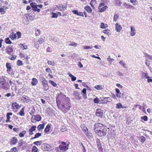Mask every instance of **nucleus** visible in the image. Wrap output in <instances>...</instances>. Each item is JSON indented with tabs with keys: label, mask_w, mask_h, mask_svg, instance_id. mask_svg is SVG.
Returning <instances> with one entry per match:
<instances>
[{
	"label": "nucleus",
	"mask_w": 152,
	"mask_h": 152,
	"mask_svg": "<svg viewBox=\"0 0 152 152\" xmlns=\"http://www.w3.org/2000/svg\"><path fill=\"white\" fill-rule=\"evenodd\" d=\"M107 127L100 123H96L94 125V130L98 136L104 137L106 134Z\"/></svg>",
	"instance_id": "1"
},
{
	"label": "nucleus",
	"mask_w": 152,
	"mask_h": 152,
	"mask_svg": "<svg viewBox=\"0 0 152 152\" xmlns=\"http://www.w3.org/2000/svg\"><path fill=\"white\" fill-rule=\"evenodd\" d=\"M72 105L69 102H68L66 103L63 104L61 105L60 109H61L63 112L66 113L69 110Z\"/></svg>",
	"instance_id": "2"
},
{
	"label": "nucleus",
	"mask_w": 152,
	"mask_h": 152,
	"mask_svg": "<svg viewBox=\"0 0 152 152\" xmlns=\"http://www.w3.org/2000/svg\"><path fill=\"white\" fill-rule=\"evenodd\" d=\"M5 77L3 76L0 77V87L4 89H7L8 83L6 82Z\"/></svg>",
	"instance_id": "3"
},
{
	"label": "nucleus",
	"mask_w": 152,
	"mask_h": 152,
	"mask_svg": "<svg viewBox=\"0 0 152 152\" xmlns=\"http://www.w3.org/2000/svg\"><path fill=\"white\" fill-rule=\"evenodd\" d=\"M41 148L44 151H50L51 150V146L49 144L46 143L42 144Z\"/></svg>",
	"instance_id": "4"
},
{
	"label": "nucleus",
	"mask_w": 152,
	"mask_h": 152,
	"mask_svg": "<svg viewBox=\"0 0 152 152\" xmlns=\"http://www.w3.org/2000/svg\"><path fill=\"white\" fill-rule=\"evenodd\" d=\"M95 114L96 116L102 118L103 115V112L100 109H97L96 110Z\"/></svg>",
	"instance_id": "5"
},
{
	"label": "nucleus",
	"mask_w": 152,
	"mask_h": 152,
	"mask_svg": "<svg viewBox=\"0 0 152 152\" xmlns=\"http://www.w3.org/2000/svg\"><path fill=\"white\" fill-rule=\"evenodd\" d=\"M43 88L45 91H47L49 89V86L48 84V82L46 80H43L42 82Z\"/></svg>",
	"instance_id": "6"
},
{
	"label": "nucleus",
	"mask_w": 152,
	"mask_h": 152,
	"mask_svg": "<svg viewBox=\"0 0 152 152\" xmlns=\"http://www.w3.org/2000/svg\"><path fill=\"white\" fill-rule=\"evenodd\" d=\"M59 149L61 150V151H65L68 149V146L66 145H59Z\"/></svg>",
	"instance_id": "7"
},
{
	"label": "nucleus",
	"mask_w": 152,
	"mask_h": 152,
	"mask_svg": "<svg viewBox=\"0 0 152 152\" xmlns=\"http://www.w3.org/2000/svg\"><path fill=\"white\" fill-rule=\"evenodd\" d=\"M73 95L74 96L75 98L76 99H81V96L77 91H74Z\"/></svg>",
	"instance_id": "8"
},
{
	"label": "nucleus",
	"mask_w": 152,
	"mask_h": 152,
	"mask_svg": "<svg viewBox=\"0 0 152 152\" xmlns=\"http://www.w3.org/2000/svg\"><path fill=\"white\" fill-rule=\"evenodd\" d=\"M115 26L116 31L117 32H120L122 29V27L121 25H118V23H116Z\"/></svg>",
	"instance_id": "9"
},
{
	"label": "nucleus",
	"mask_w": 152,
	"mask_h": 152,
	"mask_svg": "<svg viewBox=\"0 0 152 152\" xmlns=\"http://www.w3.org/2000/svg\"><path fill=\"white\" fill-rule=\"evenodd\" d=\"M135 30L134 27L132 26L131 27L130 35L132 36H134L135 34Z\"/></svg>",
	"instance_id": "10"
},
{
	"label": "nucleus",
	"mask_w": 152,
	"mask_h": 152,
	"mask_svg": "<svg viewBox=\"0 0 152 152\" xmlns=\"http://www.w3.org/2000/svg\"><path fill=\"white\" fill-rule=\"evenodd\" d=\"M7 52L10 55L11 53L13 51V50L11 46H9L7 49Z\"/></svg>",
	"instance_id": "11"
},
{
	"label": "nucleus",
	"mask_w": 152,
	"mask_h": 152,
	"mask_svg": "<svg viewBox=\"0 0 152 152\" xmlns=\"http://www.w3.org/2000/svg\"><path fill=\"white\" fill-rule=\"evenodd\" d=\"M6 67L7 69V72H10L12 70L10 65V63L7 62L6 63Z\"/></svg>",
	"instance_id": "12"
},
{
	"label": "nucleus",
	"mask_w": 152,
	"mask_h": 152,
	"mask_svg": "<svg viewBox=\"0 0 152 152\" xmlns=\"http://www.w3.org/2000/svg\"><path fill=\"white\" fill-rule=\"evenodd\" d=\"M17 141L18 139L15 137H12L11 139V142L12 144L13 145L17 143Z\"/></svg>",
	"instance_id": "13"
},
{
	"label": "nucleus",
	"mask_w": 152,
	"mask_h": 152,
	"mask_svg": "<svg viewBox=\"0 0 152 152\" xmlns=\"http://www.w3.org/2000/svg\"><path fill=\"white\" fill-rule=\"evenodd\" d=\"M138 139L140 140L141 144H143L146 140V138L143 136L139 137Z\"/></svg>",
	"instance_id": "14"
},
{
	"label": "nucleus",
	"mask_w": 152,
	"mask_h": 152,
	"mask_svg": "<svg viewBox=\"0 0 152 152\" xmlns=\"http://www.w3.org/2000/svg\"><path fill=\"white\" fill-rule=\"evenodd\" d=\"M115 91L116 93V96L119 98L121 97V93L120 92L119 89L117 88L115 89Z\"/></svg>",
	"instance_id": "15"
},
{
	"label": "nucleus",
	"mask_w": 152,
	"mask_h": 152,
	"mask_svg": "<svg viewBox=\"0 0 152 152\" xmlns=\"http://www.w3.org/2000/svg\"><path fill=\"white\" fill-rule=\"evenodd\" d=\"M38 82V80L35 78L32 79V81L31 82V84L33 86H34L37 85Z\"/></svg>",
	"instance_id": "16"
},
{
	"label": "nucleus",
	"mask_w": 152,
	"mask_h": 152,
	"mask_svg": "<svg viewBox=\"0 0 152 152\" xmlns=\"http://www.w3.org/2000/svg\"><path fill=\"white\" fill-rule=\"evenodd\" d=\"M84 9L87 11V12L89 13H90L91 12L92 10L91 9V7L87 5L85 7Z\"/></svg>",
	"instance_id": "17"
},
{
	"label": "nucleus",
	"mask_w": 152,
	"mask_h": 152,
	"mask_svg": "<svg viewBox=\"0 0 152 152\" xmlns=\"http://www.w3.org/2000/svg\"><path fill=\"white\" fill-rule=\"evenodd\" d=\"M14 106H15V108L16 109H17L18 108V107L19 106V105L18 104L17 102H15L14 103H13L12 104V109H15V107H14Z\"/></svg>",
	"instance_id": "18"
},
{
	"label": "nucleus",
	"mask_w": 152,
	"mask_h": 152,
	"mask_svg": "<svg viewBox=\"0 0 152 152\" xmlns=\"http://www.w3.org/2000/svg\"><path fill=\"white\" fill-rule=\"evenodd\" d=\"M108 8V7L107 6H105L102 8H99V12H102L106 10V9Z\"/></svg>",
	"instance_id": "19"
},
{
	"label": "nucleus",
	"mask_w": 152,
	"mask_h": 152,
	"mask_svg": "<svg viewBox=\"0 0 152 152\" xmlns=\"http://www.w3.org/2000/svg\"><path fill=\"white\" fill-rule=\"evenodd\" d=\"M68 75L69 76L71 77L72 80L73 81H75L76 79V77H75L73 75H72L70 73H68Z\"/></svg>",
	"instance_id": "20"
},
{
	"label": "nucleus",
	"mask_w": 152,
	"mask_h": 152,
	"mask_svg": "<svg viewBox=\"0 0 152 152\" xmlns=\"http://www.w3.org/2000/svg\"><path fill=\"white\" fill-rule=\"evenodd\" d=\"M50 129V125H49V124H48L44 129L45 132L46 133L48 132L49 131Z\"/></svg>",
	"instance_id": "21"
},
{
	"label": "nucleus",
	"mask_w": 152,
	"mask_h": 152,
	"mask_svg": "<svg viewBox=\"0 0 152 152\" xmlns=\"http://www.w3.org/2000/svg\"><path fill=\"white\" fill-rule=\"evenodd\" d=\"M85 134L86 135L88 136V137L90 138H91L92 137V134L89 131H88V130L87 129V130H86V132L85 133Z\"/></svg>",
	"instance_id": "22"
},
{
	"label": "nucleus",
	"mask_w": 152,
	"mask_h": 152,
	"mask_svg": "<svg viewBox=\"0 0 152 152\" xmlns=\"http://www.w3.org/2000/svg\"><path fill=\"white\" fill-rule=\"evenodd\" d=\"M45 124H40L37 127V129L39 131H40V129H44V127Z\"/></svg>",
	"instance_id": "23"
},
{
	"label": "nucleus",
	"mask_w": 152,
	"mask_h": 152,
	"mask_svg": "<svg viewBox=\"0 0 152 152\" xmlns=\"http://www.w3.org/2000/svg\"><path fill=\"white\" fill-rule=\"evenodd\" d=\"M24 107H23L20 111L19 114L21 116H24L25 115V113L24 112Z\"/></svg>",
	"instance_id": "24"
},
{
	"label": "nucleus",
	"mask_w": 152,
	"mask_h": 152,
	"mask_svg": "<svg viewBox=\"0 0 152 152\" xmlns=\"http://www.w3.org/2000/svg\"><path fill=\"white\" fill-rule=\"evenodd\" d=\"M100 100L101 101V103H107L106 97H102L100 98Z\"/></svg>",
	"instance_id": "25"
},
{
	"label": "nucleus",
	"mask_w": 152,
	"mask_h": 152,
	"mask_svg": "<svg viewBox=\"0 0 152 152\" xmlns=\"http://www.w3.org/2000/svg\"><path fill=\"white\" fill-rule=\"evenodd\" d=\"M103 87L102 85H97L94 87V88L98 90H100L103 88Z\"/></svg>",
	"instance_id": "26"
},
{
	"label": "nucleus",
	"mask_w": 152,
	"mask_h": 152,
	"mask_svg": "<svg viewBox=\"0 0 152 152\" xmlns=\"http://www.w3.org/2000/svg\"><path fill=\"white\" fill-rule=\"evenodd\" d=\"M103 32L107 34L108 36H109L111 34L110 31L107 29H105L103 31Z\"/></svg>",
	"instance_id": "27"
},
{
	"label": "nucleus",
	"mask_w": 152,
	"mask_h": 152,
	"mask_svg": "<svg viewBox=\"0 0 152 152\" xmlns=\"http://www.w3.org/2000/svg\"><path fill=\"white\" fill-rule=\"evenodd\" d=\"M10 37L13 40L15 39L16 37V34H15L14 33H13L12 35H10Z\"/></svg>",
	"instance_id": "28"
},
{
	"label": "nucleus",
	"mask_w": 152,
	"mask_h": 152,
	"mask_svg": "<svg viewBox=\"0 0 152 152\" xmlns=\"http://www.w3.org/2000/svg\"><path fill=\"white\" fill-rule=\"evenodd\" d=\"M116 5L117 6H120L122 3L120 0H114Z\"/></svg>",
	"instance_id": "29"
},
{
	"label": "nucleus",
	"mask_w": 152,
	"mask_h": 152,
	"mask_svg": "<svg viewBox=\"0 0 152 152\" xmlns=\"http://www.w3.org/2000/svg\"><path fill=\"white\" fill-rule=\"evenodd\" d=\"M48 65L52 66H54L56 64L55 62L53 61H48Z\"/></svg>",
	"instance_id": "30"
},
{
	"label": "nucleus",
	"mask_w": 152,
	"mask_h": 152,
	"mask_svg": "<svg viewBox=\"0 0 152 152\" xmlns=\"http://www.w3.org/2000/svg\"><path fill=\"white\" fill-rule=\"evenodd\" d=\"M98 148L100 152H102L103 151V149L102 147V144L101 143L97 145Z\"/></svg>",
	"instance_id": "31"
},
{
	"label": "nucleus",
	"mask_w": 152,
	"mask_h": 152,
	"mask_svg": "<svg viewBox=\"0 0 152 152\" xmlns=\"http://www.w3.org/2000/svg\"><path fill=\"white\" fill-rule=\"evenodd\" d=\"M36 118V121H39L41 120V116L39 115H35Z\"/></svg>",
	"instance_id": "32"
},
{
	"label": "nucleus",
	"mask_w": 152,
	"mask_h": 152,
	"mask_svg": "<svg viewBox=\"0 0 152 152\" xmlns=\"http://www.w3.org/2000/svg\"><path fill=\"white\" fill-rule=\"evenodd\" d=\"M148 74L147 73H145L143 72H142V75L143 77H145L146 78H149L150 77L148 76Z\"/></svg>",
	"instance_id": "33"
},
{
	"label": "nucleus",
	"mask_w": 152,
	"mask_h": 152,
	"mask_svg": "<svg viewBox=\"0 0 152 152\" xmlns=\"http://www.w3.org/2000/svg\"><path fill=\"white\" fill-rule=\"evenodd\" d=\"M49 82L54 87H56L57 86V84L56 83L51 80H50L49 81Z\"/></svg>",
	"instance_id": "34"
},
{
	"label": "nucleus",
	"mask_w": 152,
	"mask_h": 152,
	"mask_svg": "<svg viewBox=\"0 0 152 152\" xmlns=\"http://www.w3.org/2000/svg\"><path fill=\"white\" fill-rule=\"evenodd\" d=\"M32 152H37L38 149L35 146H34L32 148Z\"/></svg>",
	"instance_id": "35"
},
{
	"label": "nucleus",
	"mask_w": 152,
	"mask_h": 152,
	"mask_svg": "<svg viewBox=\"0 0 152 152\" xmlns=\"http://www.w3.org/2000/svg\"><path fill=\"white\" fill-rule=\"evenodd\" d=\"M116 108L120 109L122 107V105L121 103H119L116 104Z\"/></svg>",
	"instance_id": "36"
},
{
	"label": "nucleus",
	"mask_w": 152,
	"mask_h": 152,
	"mask_svg": "<svg viewBox=\"0 0 152 152\" xmlns=\"http://www.w3.org/2000/svg\"><path fill=\"white\" fill-rule=\"evenodd\" d=\"M26 132L25 131H22L19 134V137H23L24 135L26 134Z\"/></svg>",
	"instance_id": "37"
},
{
	"label": "nucleus",
	"mask_w": 152,
	"mask_h": 152,
	"mask_svg": "<svg viewBox=\"0 0 152 152\" xmlns=\"http://www.w3.org/2000/svg\"><path fill=\"white\" fill-rule=\"evenodd\" d=\"M42 143V142L41 141H39L35 142L33 143V144L37 145H41Z\"/></svg>",
	"instance_id": "38"
},
{
	"label": "nucleus",
	"mask_w": 152,
	"mask_h": 152,
	"mask_svg": "<svg viewBox=\"0 0 152 152\" xmlns=\"http://www.w3.org/2000/svg\"><path fill=\"white\" fill-rule=\"evenodd\" d=\"M5 42L7 44H11L12 43L11 42L9 38L7 37L5 39Z\"/></svg>",
	"instance_id": "39"
},
{
	"label": "nucleus",
	"mask_w": 152,
	"mask_h": 152,
	"mask_svg": "<svg viewBox=\"0 0 152 152\" xmlns=\"http://www.w3.org/2000/svg\"><path fill=\"white\" fill-rule=\"evenodd\" d=\"M12 114V113H8L6 115V117L7 119H10L11 118L10 115H11Z\"/></svg>",
	"instance_id": "40"
},
{
	"label": "nucleus",
	"mask_w": 152,
	"mask_h": 152,
	"mask_svg": "<svg viewBox=\"0 0 152 152\" xmlns=\"http://www.w3.org/2000/svg\"><path fill=\"white\" fill-rule=\"evenodd\" d=\"M94 102L96 104H98L99 102V98L96 97L94 98L93 100Z\"/></svg>",
	"instance_id": "41"
},
{
	"label": "nucleus",
	"mask_w": 152,
	"mask_h": 152,
	"mask_svg": "<svg viewBox=\"0 0 152 152\" xmlns=\"http://www.w3.org/2000/svg\"><path fill=\"white\" fill-rule=\"evenodd\" d=\"M51 15H52V16L51 17L54 18H57L58 17V15L56 13L52 12Z\"/></svg>",
	"instance_id": "42"
},
{
	"label": "nucleus",
	"mask_w": 152,
	"mask_h": 152,
	"mask_svg": "<svg viewBox=\"0 0 152 152\" xmlns=\"http://www.w3.org/2000/svg\"><path fill=\"white\" fill-rule=\"evenodd\" d=\"M119 18V15L117 14H115L114 16L113 20L115 21H116Z\"/></svg>",
	"instance_id": "43"
},
{
	"label": "nucleus",
	"mask_w": 152,
	"mask_h": 152,
	"mask_svg": "<svg viewBox=\"0 0 152 152\" xmlns=\"http://www.w3.org/2000/svg\"><path fill=\"white\" fill-rule=\"evenodd\" d=\"M36 126H33L29 129V131H34L36 130Z\"/></svg>",
	"instance_id": "44"
},
{
	"label": "nucleus",
	"mask_w": 152,
	"mask_h": 152,
	"mask_svg": "<svg viewBox=\"0 0 152 152\" xmlns=\"http://www.w3.org/2000/svg\"><path fill=\"white\" fill-rule=\"evenodd\" d=\"M17 65L18 66H20L23 65V63L22 61L20 60H18L17 62Z\"/></svg>",
	"instance_id": "45"
},
{
	"label": "nucleus",
	"mask_w": 152,
	"mask_h": 152,
	"mask_svg": "<svg viewBox=\"0 0 152 152\" xmlns=\"http://www.w3.org/2000/svg\"><path fill=\"white\" fill-rule=\"evenodd\" d=\"M141 118L145 121H147L148 120V118L147 116L145 115L144 116L141 117Z\"/></svg>",
	"instance_id": "46"
},
{
	"label": "nucleus",
	"mask_w": 152,
	"mask_h": 152,
	"mask_svg": "<svg viewBox=\"0 0 152 152\" xmlns=\"http://www.w3.org/2000/svg\"><path fill=\"white\" fill-rule=\"evenodd\" d=\"M83 48L84 49H88L92 48V47H90L89 46H87L86 45L83 46Z\"/></svg>",
	"instance_id": "47"
},
{
	"label": "nucleus",
	"mask_w": 152,
	"mask_h": 152,
	"mask_svg": "<svg viewBox=\"0 0 152 152\" xmlns=\"http://www.w3.org/2000/svg\"><path fill=\"white\" fill-rule=\"evenodd\" d=\"M44 39H43L42 38H40L39 39V40L38 41H37V42H38V43H39L40 44H41L42 43L44 42Z\"/></svg>",
	"instance_id": "48"
},
{
	"label": "nucleus",
	"mask_w": 152,
	"mask_h": 152,
	"mask_svg": "<svg viewBox=\"0 0 152 152\" xmlns=\"http://www.w3.org/2000/svg\"><path fill=\"white\" fill-rule=\"evenodd\" d=\"M130 2L132 3L133 5H135L137 4V1L136 0H130Z\"/></svg>",
	"instance_id": "49"
},
{
	"label": "nucleus",
	"mask_w": 152,
	"mask_h": 152,
	"mask_svg": "<svg viewBox=\"0 0 152 152\" xmlns=\"http://www.w3.org/2000/svg\"><path fill=\"white\" fill-rule=\"evenodd\" d=\"M41 135V134L40 133H37L34 136V138H37L40 137Z\"/></svg>",
	"instance_id": "50"
},
{
	"label": "nucleus",
	"mask_w": 152,
	"mask_h": 152,
	"mask_svg": "<svg viewBox=\"0 0 152 152\" xmlns=\"http://www.w3.org/2000/svg\"><path fill=\"white\" fill-rule=\"evenodd\" d=\"M77 44L76 43H75V42H72L70 44H68V45L69 46H74L75 47H76L77 46Z\"/></svg>",
	"instance_id": "51"
},
{
	"label": "nucleus",
	"mask_w": 152,
	"mask_h": 152,
	"mask_svg": "<svg viewBox=\"0 0 152 152\" xmlns=\"http://www.w3.org/2000/svg\"><path fill=\"white\" fill-rule=\"evenodd\" d=\"M145 61H146V62H145L146 65L148 66L150 65V62H152V61H150L146 59Z\"/></svg>",
	"instance_id": "52"
},
{
	"label": "nucleus",
	"mask_w": 152,
	"mask_h": 152,
	"mask_svg": "<svg viewBox=\"0 0 152 152\" xmlns=\"http://www.w3.org/2000/svg\"><path fill=\"white\" fill-rule=\"evenodd\" d=\"M41 31L39 29H37L35 32V34L36 36L39 35L40 34Z\"/></svg>",
	"instance_id": "53"
},
{
	"label": "nucleus",
	"mask_w": 152,
	"mask_h": 152,
	"mask_svg": "<svg viewBox=\"0 0 152 152\" xmlns=\"http://www.w3.org/2000/svg\"><path fill=\"white\" fill-rule=\"evenodd\" d=\"M22 98H23L26 101L27 100H29V98L26 95L23 96L22 97Z\"/></svg>",
	"instance_id": "54"
},
{
	"label": "nucleus",
	"mask_w": 152,
	"mask_h": 152,
	"mask_svg": "<svg viewBox=\"0 0 152 152\" xmlns=\"http://www.w3.org/2000/svg\"><path fill=\"white\" fill-rule=\"evenodd\" d=\"M5 8H1L0 9V12H1V14H4L5 12H6L4 11Z\"/></svg>",
	"instance_id": "55"
},
{
	"label": "nucleus",
	"mask_w": 152,
	"mask_h": 152,
	"mask_svg": "<svg viewBox=\"0 0 152 152\" xmlns=\"http://www.w3.org/2000/svg\"><path fill=\"white\" fill-rule=\"evenodd\" d=\"M18 150L16 147H14L11 149V152H17Z\"/></svg>",
	"instance_id": "56"
},
{
	"label": "nucleus",
	"mask_w": 152,
	"mask_h": 152,
	"mask_svg": "<svg viewBox=\"0 0 152 152\" xmlns=\"http://www.w3.org/2000/svg\"><path fill=\"white\" fill-rule=\"evenodd\" d=\"M146 59H147L148 60L152 61V57L151 56L148 55L147 56Z\"/></svg>",
	"instance_id": "57"
},
{
	"label": "nucleus",
	"mask_w": 152,
	"mask_h": 152,
	"mask_svg": "<svg viewBox=\"0 0 152 152\" xmlns=\"http://www.w3.org/2000/svg\"><path fill=\"white\" fill-rule=\"evenodd\" d=\"M107 26H105L104 24L103 23H101L100 28H105Z\"/></svg>",
	"instance_id": "58"
},
{
	"label": "nucleus",
	"mask_w": 152,
	"mask_h": 152,
	"mask_svg": "<svg viewBox=\"0 0 152 152\" xmlns=\"http://www.w3.org/2000/svg\"><path fill=\"white\" fill-rule=\"evenodd\" d=\"M122 61H121L119 62V63L122 65V66H123L124 68H126L125 67V65H126V64L125 63L122 62Z\"/></svg>",
	"instance_id": "59"
},
{
	"label": "nucleus",
	"mask_w": 152,
	"mask_h": 152,
	"mask_svg": "<svg viewBox=\"0 0 152 152\" xmlns=\"http://www.w3.org/2000/svg\"><path fill=\"white\" fill-rule=\"evenodd\" d=\"M24 142L22 140H21L18 143V145L19 147L21 146L23 144Z\"/></svg>",
	"instance_id": "60"
},
{
	"label": "nucleus",
	"mask_w": 152,
	"mask_h": 152,
	"mask_svg": "<svg viewBox=\"0 0 152 152\" xmlns=\"http://www.w3.org/2000/svg\"><path fill=\"white\" fill-rule=\"evenodd\" d=\"M133 7V6L132 5L129 4H127V5L126 7V9H132Z\"/></svg>",
	"instance_id": "61"
},
{
	"label": "nucleus",
	"mask_w": 152,
	"mask_h": 152,
	"mask_svg": "<svg viewBox=\"0 0 152 152\" xmlns=\"http://www.w3.org/2000/svg\"><path fill=\"white\" fill-rule=\"evenodd\" d=\"M72 12L75 14L76 15H78V11L77 10H75L72 11Z\"/></svg>",
	"instance_id": "62"
},
{
	"label": "nucleus",
	"mask_w": 152,
	"mask_h": 152,
	"mask_svg": "<svg viewBox=\"0 0 152 152\" xmlns=\"http://www.w3.org/2000/svg\"><path fill=\"white\" fill-rule=\"evenodd\" d=\"M16 34L18 36V39L21 37V33L20 31L17 32L16 33Z\"/></svg>",
	"instance_id": "63"
},
{
	"label": "nucleus",
	"mask_w": 152,
	"mask_h": 152,
	"mask_svg": "<svg viewBox=\"0 0 152 152\" xmlns=\"http://www.w3.org/2000/svg\"><path fill=\"white\" fill-rule=\"evenodd\" d=\"M55 150L57 152H61V150L59 149V146L58 147L56 148Z\"/></svg>",
	"instance_id": "64"
}]
</instances>
